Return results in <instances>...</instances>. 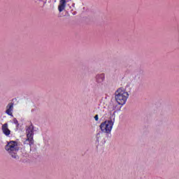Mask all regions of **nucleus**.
<instances>
[{
  "label": "nucleus",
  "instance_id": "1",
  "mask_svg": "<svg viewBox=\"0 0 179 179\" xmlns=\"http://www.w3.org/2000/svg\"><path fill=\"white\" fill-rule=\"evenodd\" d=\"M128 97H129V94L122 88H119L115 92V100L120 106H124L127 103Z\"/></svg>",
  "mask_w": 179,
  "mask_h": 179
},
{
  "label": "nucleus",
  "instance_id": "2",
  "mask_svg": "<svg viewBox=\"0 0 179 179\" xmlns=\"http://www.w3.org/2000/svg\"><path fill=\"white\" fill-rule=\"evenodd\" d=\"M5 149L7 152H8L9 155L13 157V159H15L17 160L19 159V156H17V152L19 151V147L17 146V142L16 141H10L6 145Z\"/></svg>",
  "mask_w": 179,
  "mask_h": 179
},
{
  "label": "nucleus",
  "instance_id": "3",
  "mask_svg": "<svg viewBox=\"0 0 179 179\" xmlns=\"http://www.w3.org/2000/svg\"><path fill=\"white\" fill-rule=\"evenodd\" d=\"M26 134H27V139L24 141V143H27V142L28 143V145H29V146H31V145L34 144V127L33 126V124H31L30 126H29L27 129H26Z\"/></svg>",
  "mask_w": 179,
  "mask_h": 179
},
{
  "label": "nucleus",
  "instance_id": "4",
  "mask_svg": "<svg viewBox=\"0 0 179 179\" xmlns=\"http://www.w3.org/2000/svg\"><path fill=\"white\" fill-rule=\"evenodd\" d=\"M114 125L113 120H106L102 122L100 125L101 130L105 134H110Z\"/></svg>",
  "mask_w": 179,
  "mask_h": 179
},
{
  "label": "nucleus",
  "instance_id": "5",
  "mask_svg": "<svg viewBox=\"0 0 179 179\" xmlns=\"http://www.w3.org/2000/svg\"><path fill=\"white\" fill-rule=\"evenodd\" d=\"M65 8H66V0H60L58 6V10L61 13V12H64L65 10Z\"/></svg>",
  "mask_w": 179,
  "mask_h": 179
},
{
  "label": "nucleus",
  "instance_id": "6",
  "mask_svg": "<svg viewBox=\"0 0 179 179\" xmlns=\"http://www.w3.org/2000/svg\"><path fill=\"white\" fill-rule=\"evenodd\" d=\"M13 103H10L6 106V113L8 114V115H10V117H13Z\"/></svg>",
  "mask_w": 179,
  "mask_h": 179
},
{
  "label": "nucleus",
  "instance_id": "7",
  "mask_svg": "<svg viewBox=\"0 0 179 179\" xmlns=\"http://www.w3.org/2000/svg\"><path fill=\"white\" fill-rule=\"evenodd\" d=\"M2 132L6 135V136H9L10 135V130L8 128V123H5L1 127Z\"/></svg>",
  "mask_w": 179,
  "mask_h": 179
},
{
  "label": "nucleus",
  "instance_id": "8",
  "mask_svg": "<svg viewBox=\"0 0 179 179\" xmlns=\"http://www.w3.org/2000/svg\"><path fill=\"white\" fill-rule=\"evenodd\" d=\"M103 81H104V75L103 73L96 76V82L98 83H102V82Z\"/></svg>",
  "mask_w": 179,
  "mask_h": 179
},
{
  "label": "nucleus",
  "instance_id": "9",
  "mask_svg": "<svg viewBox=\"0 0 179 179\" xmlns=\"http://www.w3.org/2000/svg\"><path fill=\"white\" fill-rule=\"evenodd\" d=\"M13 123L15 124V125H19V122H17V120L16 118L13 119Z\"/></svg>",
  "mask_w": 179,
  "mask_h": 179
},
{
  "label": "nucleus",
  "instance_id": "10",
  "mask_svg": "<svg viewBox=\"0 0 179 179\" xmlns=\"http://www.w3.org/2000/svg\"><path fill=\"white\" fill-rule=\"evenodd\" d=\"M94 120H95V121H99V115H96L94 116Z\"/></svg>",
  "mask_w": 179,
  "mask_h": 179
},
{
  "label": "nucleus",
  "instance_id": "11",
  "mask_svg": "<svg viewBox=\"0 0 179 179\" xmlns=\"http://www.w3.org/2000/svg\"><path fill=\"white\" fill-rule=\"evenodd\" d=\"M39 2H43L42 6H45V3H47V1H39Z\"/></svg>",
  "mask_w": 179,
  "mask_h": 179
},
{
  "label": "nucleus",
  "instance_id": "12",
  "mask_svg": "<svg viewBox=\"0 0 179 179\" xmlns=\"http://www.w3.org/2000/svg\"><path fill=\"white\" fill-rule=\"evenodd\" d=\"M112 110L114 111L115 110H117V106H113Z\"/></svg>",
  "mask_w": 179,
  "mask_h": 179
}]
</instances>
